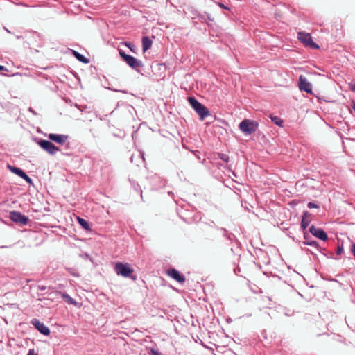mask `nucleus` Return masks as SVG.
Here are the masks:
<instances>
[{"mask_svg":"<svg viewBox=\"0 0 355 355\" xmlns=\"http://www.w3.org/2000/svg\"><path fill=\"white\" fill-rule=\"evenodd\" d=\"M203 235L207 240L214 241L220 237L230 239L228 232L224 228H218L208 225L202 227Z\"/></svg>","mask_w":355,"mask_h":355,"instance_id":"f257e3e1","label":"nucleus"},{"mask_svg":"<svg viewBox=\"0 0 355 355\" xmlns=\"http://www.w3.org/2000/svg\"><path fill=\"white\" fill-rule=\"evenodd\" d=\"M188 101L191 107L198 114L200 120H204L209 114L208 108L200 103L195 97H188Z\"/></svg>","mask_w":355,"mask_h":355,"instance_id":"f03ea898","label":"nucleus"},{"mask_svg":"<svg viewBox=\"0 0 355 355\" xmlns=\"http://www.w3.org/2000/svg\"><path fill=\"white\" fill-rule=\"evenodd\" d=\"M114 270L118 275L122 276L123 277H130L133 280L136 279V277L132 275L134 270L127 263H116L114 266Z\"/></svg>","mask_w":355,"mask_h":355,"instance_id":"7ed1b4c3","label":"nucleus"},{"mask_svg":"<svg viewBox=\"0 0 355 355\" xmlns=\"http://www.w3.org/2000/svg\"><path fill=\"white\" fill-rule=\"evenodd\" d=\"M119 55L125 63L134 70L139 71V69L144 67V64L141 60L126 54L121 50H119Z\"/></svg>","mask_w":355,"mask_h":355,"instance_id":"20e7f679","label":"nucleus"},{"mask_svg":"<svg viewBox=\"0 0 355 355\" xmlns=\"http://www.w3.org/2000/svg\"><path fill=\"white\" fill-rule=\"evenodd\" d=\"M239 129L245 135H252L255 132L259 127V123L255 121L244 119L239 123Z\"/></svg>","mask_w":355,"mask_h":355,"instance_id":"39448f33","label":"nucleus"},{"mask_svg":"<svg viewBox=\"0 0 355 355\" xmlns=\"http://www.w3.org/2000/svg\"><path fill=\"white\" fill-rule=\"evenodd\" d=\"M298 40L305 46L313 49H319V46L315 44L309 33L299 32L297 35Z\"/></svg>","mask_w":355,"mask_h":355,"instance_id":"423d86ee","label":"nucleus"},{"mask_svg":"<svg viewBox=\"0 0 355 355\" xmlns=\"http://www.w3.org/2000/svg\"><path fill=\"white\" fill-rule=\"evenodd\" d=\"M37 144L44 150L51 155H55L60 150L59 148L55 146L52 142L48 140L39 139Z\"/></svg>","mask_w":355,"mask_h":355,"instance_id":"0eeeda50","label":"nucleus"},{"mask_svg":"<svg viewBox=\"0 0 355 355\" xmlns=\"http://www.w3.org/2000/svg\"><path fill=\"white\" fill-rule=\"evenodd\" d=\"M10 218L12 222L22 225H27L29 220L27 216L17 211H11L10 212Z\"/></svg>","mask_w":355,"mask_h":355,"instance_id":"6e6552de","label":"nucleus"},{"mask_svg":"<svg viewBox=\"0 0 355 355\" xmlns=\"http://www.w3.org/2000/svg\"><path fill=\"white\" fill-rule=\"evenodd\" d=\"M8 168L13 173L24 179L29 184H33L32 179L28 175H27L26 173L21 168L9 164L8 165Z\"/></svg>","mask_w":355,"mask_h":355,"instance_id":"1a4fd4ad","label":"nucleus"},{"mask_svg":"<svg viewBox=\"0 0 355 355\" xmlns=\"http://www.w3.org/2000/svg\"><path fill=\"white\" fill-rule=\"evenodd\" d=\"M309 232L323 241H327L328 239L327 234L322 229L315 227L313 225L309 227Z\"/></svg>","mask_w":355,"mask_h":355,"instance_id":"9d476101","label":"nucleus"},{"mask_svg":"<svg viewBox=\"0 0 355 355\" xmlns=\"http://www.w3.org/2000/svg\"><path fill=\"white\" fill-rule=\"evenodd\" d=\"M31 324L37 329L42 334L49 336L50 334L49 329L38 319L34 318L31 320Z\"/></svg>","mask_w":355,"mask_h":355,"instance_id":"9b49d317","label":"nucleus"},{"mask_svg":"<svg viewBox=\"0 0 355 355\" xmlns=\"http://www.w3.org/2000/svg\"><path fill=\"white\" fill-rule=\"evenodd\" d=\"M299 89L308 94H312V85L307 79L302 75L299 77Z\"/></svg>","mask_w":355,"mask_h":355,"instance_id":"f8f14e48","label":"nucleus"},{"mask_svg":"<svg viewBox=\"0 0 355 355\" xmlns=\"http://www.w3.org/2000/svg\"><path fill=\"white\" fill-rule=\"evenodd\" d=\"M167 275L179 282L180 284H184L185 282V277L183 274L180 273L178 270L175 268H170L166 272Z\"/></svg>","mask_w":355,"mask_h":355,"instance_id":"ddd939ff","label":"nucleus"},{"mask_svg":"<svg viewBox=\"0 0 355 355\" xmlns=\"http://www.w3.org/2000/svg\"><path fill=\"white\" fill-rule=\"evenodd\" d=\"M49 139L54 142H56L59 144H63L68 139L67 135H58L51 133L48 136Z\"/></svg>","mask_w":355,"mask_h":355,"instance_id":"4468645a","label":"nucleus"},{"mask_svg":"<svg viewBox=\"0 0 355 355\" xmlns=\"http://www.w3.org/2000/svg\"><path fill=\"white\" fill-rule=\"evenodd\" d=\"M304 237L305 241H303V244L306 245H310L315 248L318 250H319V245L317 241L311 240V236L307 232H304Z\"/></svg>","mask_w":355,"mask_h":355,"instance_id":"2eb2a0df","label":"nucleus"},{"mask_svg":"<svg viewBox=\"0 0 355 355\" xmlns=\"http://www.w3.org/2000/svg\"><path fill=\"white\" fill-rule=\"evenodd\" d=\"M71 54L80 62L88 64L89 60L75 50H71Z\"/></svg>","mask_w":355,"mask_h":355,"instance_id":"dca6fc26","label":"nucleus"},{"mask_svg":"<svg viewBox=\"0 0 355 355\" xmlns=\"http://www.w3.org/2000/svg\"><path fill=\"white\" fill-rule=\"evenodd\" d=\"M152 46V40L148 36L142 37V49L143 51L145 52L148 50Z\"/></svg>","mask_w":355,"mask_h":355,"instance_id":"f3484780","label":"nucleus"},{"mask_svg":"<svg viewBox=\"0 0 355 355\" xmlns=\"http://www.w3.org/2000/svg\"><path fill=\"white\" fill-rule=\"evenodd\" d=\"M58 294L61 295L63 300H64L69 304L76 305L77 302H76V300L73 298H72L70 295H69L67 293L58 292Z\"/></svg>","mask_w":355,"mask_h":355,"instance_id":"a211bd4d","label":"nucleus"},{"mask_svg":"<svg viewBox=\"0 0 355 355\" xmlns=\"http://www.w3.org/2000/svg\"><path fill=\"white\" fill-rule=\"evenodd\" d=\"M78 223L81 225V227L83 229L87 230H90L89 225L88 222L86 220L78 217Z\"/></svg>","mask_w":355,"mask_h":355,"instance_id":"6ab92c4d","label":"nucleus"},{"mask_svg":"<svg viewBox=\"0 0 355 355\" xmlns=\"http://www.w3.org/2000/svg\"><path fill=\"white\" fill-rule=\"evenodd\" d=\"M272 121L278 126H282L283 121L277 116H270Z\"/></svg>","mask_w":355,"mask_h":355,"instance_id":"aec40b11","label":"nucleus"},{"mask_svg":"<svg viewBox=\"0 0 355 355\" xmlns=\"http://www.w3.org/2000/svg\"><path fill=\"white\" fill-rule=\"evenodd\" d=\"M310 221H311L310 219L302 218L301 227H302V230L304 231V232H305L306 229L309 226Z\"/></svg>","mask_w":355,"mask_h":355,"instance_id":"412c9836","label":"nucleus"},{"mask_svg":"<svg viewBox=\"0 0 355 355\" xmlns=\"http://www.w3.org/2000/svg\"><path fill=\"white\" fill-rule=\"evenodd\" d=\"M206 14H207V12H205L203 14H199L198 15V19L200 20L201 22H205L207 23V24H208V21H207V16H206Z\"/></svg>","mask_w":355,"mask_h":355,"instance_id":"4be33fe9","label":"nucleus"},{"mask_svg":"<svg viewBox=\"0 0 355 355\" xmlns=\"http://www.w3.org/2000/svg\"><path fill=\"white\" fill-rule=\"evenodd\" d=\"M219 157L225 162H228L229 161V156L226 154L220 153L219 154Z\"/></svg>","mask_w":355,"mask_h":355,"instance_id":"5701e85b","label":"nucleus"},{"mask_svg":"<svg viewBox=\"0 0 355 355\" xmlns=\"http://www.w3.org/2000/svg\"><path fill=\"white\" fill-rule=\"evenodd\" d=\"M307 207L309 209H312V208H319V205H317L316 203L313 202H309L308 204H307Z\"/></svg>","mask_w":355,"mask_h":355,"instance_id":"b1692460","label":"nucleus"},{"mask_svg":"<svg viewBox=\"0 0 355 355\" xmlns=\"http://www.w3.org/2000/svg\"><path fill=\"white\" fill-rule=\"evenodd\" d=\"M37 289L40 291H46V290H50L51 288L50 287H47L46 286H43V285H38L37 286Z\"/></svg>","mask_w":355,"mask_h":355,"instance_id":"393cba45","label":"nucleus"},{"mask_svg":"<svg viewBox=\"0 0 355 355\" xmlns=\"http://www.w3.org/2000/svg\"><path fill=\"white\" fill-rule=\"evenodd\" d=\"M150 355H162V353L158 352L157 349L152 348L150 351Z\"/></svg>","mask_w":355,"mask_h":355,"instance_id":"a878e982","label":"nucleus"},{"mask_svg":"<svg viewBox=\"0 0 355 355\" xmlns=\"http://www.w3.org/2000/svg\"><path fill=\"white\" fill-rule=\"evenodd\" d=\"M311 214L308 211H305L303 212L302 218L310 219Z\"/></svg>","mask_w":355,"mask_h":355,"instance_id":"bb28decb","label":"nucleus"},{"mask_svg":"<svg viewBox=\"0 0 355 355\" xmlns=\"http://www.w3.org/2000/svg\"><path fill=\"white\" fill-rule=\"evenodd\" d=\"M344 250L343 246H338L336 250V254L340 255L343 252Z\"/></svg>","mask_w":355,"mask_h":355,"instance_id":"cd10ccee","label":"nucleus"},{"mask_svg":"<svg viewBox=\"0 0 355 355\" xmlns=\"http://www.w3.org/2000/svg\"><path fill=\"white\" fill-rule=\"evenodd\" d=\"M27 355H38L35 352L34 349H29Z\"/></svg>","mask_w":355,"mask_h":355,"instance_id":"c85d7f7f","label":"nucleus"},{"mask_svg":"<svg viewBox=\"0 0 355 355\" xmlns=\"http://www.w3.org/2000/svg\"><path fill=\"white\" fill-rule=\"evenodd\" d=\"M206 16H207V21H214V18L211 17V15L209 14H206Z\"/></svg>","mask_w":355,"mask_h":355,"instance_id":"c756f323","label":"nucleus"},{"mask_svg":"<svg viewBox=\"0 0 355 355\" xmlns=\"http://www.w3.org/2000/svg\"><path fill=\"white\" fill-rule=\"evenodd\" d=\"M218 5L220 8H223V9H227V10L229 9L227 6H225L223 3H218Z\"/></svg>","mask_w":355,"mask_h":355,"instance_id":"7c9ffc66","label":"nucleus"},{"mask_svg":"<svg viewBox=\"0 0 355 355\" xmlns=\"http://www.w3.org/2000/svg\"><path fill=\"white\" fill-rule=\"evenodd\" d=\"M7 71V69L4 66L0 65V71Z\"/></svg>","mask_w":355,"mask_h":355,"instance_id":"2f4dec72","label":"nucleus"},{"mask_svg":"<svg viewBox=\"0 0 355 355\" xmlns=\"http://www.w3.org/2000/svg\"><path fill=\"white\" fill-rule=\"evenodd\" d=\"M351 90L355 92V84L351 85Z\"/></svg>","mask_w":355,"mask_h":355,"instance_id":"473e14b6","label":"nucleus"},{"mask_svg":"<svg viewBox=\"0 0 355 355\" xmlns=\"http://www.w3.org/2000/svg\"><path fill=\"white\" fill-rule=\"evenodd\" d=\"M352 108L354 110L355 112V101H352Z\"/></svg>","mask_w":355,"mask_h":355,"instance_id":"72a5a7b5","label":"nucleus"},{"mask_svg":"<svg viewBox=\"0 0 355 355\" xmlns=\"http://www.w3.org/2000/svg\"><path fill=\"white\" fill-rule=\"evenodd\" d=\"M29 110H30L31 112H32L35 113V112H34V111L32 110V108H31V107H30V108H29Z\"/></svg>","mask_w":355,"mask_h":355,"instance_id":"f704fd0d","label":"nucleus"}]
</instances>
